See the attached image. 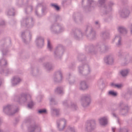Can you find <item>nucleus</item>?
Returning a JSON list of instances; mask_svg holds the SVG:
<instances>
[{
	"label": "nucleus",
	"instance_id": "nucleus-64",
	"mask_svg": "<svg viewBox=\"0 0 132 132\" xmlns=\"http://www.w3.org/2000/svg\"><path fill=\"white\" fill-rule=\"evenodd\" d=\"M110 86L112 87H116V84L112 82L110 84Z\"/></svg>",
	"mask_w": 132,
	"mask_h": 132
},
{
	"label": "nucleus",
	"instance_id": "nucleus-25",
	"mask_svg": "<svg viewBox=\"0 0 132 132\" xmlns=\"http://www.w3.org/2000/svg\"><path fill=\"white\" fill-rule=\"evenodd\" d=\"M9 42V44H11V41L10 38L6 39L4 38L2 39L0 41V45L2 48L6 47L7 46V43Z\"/></svg>",
	"mask_w": 132,
	"mask_h": 132
},
{
	"label": "nucleus",
	"instance_id": "nucleus-38",
	"mask_svg": "<svg viewBox=\"0 0 132 132\" xmlns=\"http://www.w3.org/2000/svg\"><path fill=\"white\" fill-rule=\"evenodd\" d=\"M55 93L57 94H62L64 93L63 88L61 87H58L56 88L55 90Z\"/></svg>",
	"mask_w": 132,
	"mask_h": 132
},
{
	"label": "nucleus",
	"instance_id": "nucleus-52",
	"mask_svg": "<svg viewBox=\"0 0 132 132\" xmlns=\"http://www.w3.org/2000/svg\"><path fill=\"white\" fill-rule=\"evenodd\" d=\"M38 112L40 114H45L46 113L47 111L45 109H40L38 110Z\"/></svg>",
	"mask_w": 132,
	"mask_h": 132
},
{
	"label": "nucleus",
	"instance_id": "nucleus-57",
	"mask_svg": "<svg viewBox=\"0 0 132 132\" xmlns=\"http://www.w3.org/2000/svg\"><path fill=\"white\" fill-rule=\"evenodd\" d=\"M70 102V101H69L65 100L63 102V104L65 106L68 107H69L68 103Z\"/></svg>",
	"mask_w": 132,
	"mask_h": 132
},
{
	"label": "nucleus",
	"instance_id": "nucleus-49",
	"mask_svg": "<svg viewBox=\"0 0 132 132\" xmlns=\"http://www.w3.org/2000/svg\"><path fill=\"white\" fill-rule=\"evenodd\" d=\"M116 39H118V43L117 44V46L119 47L122 45V44L121 42V38L120 36L118 37V36H116Z\"/></svg>",
	"mask_w": 132,
	"mask_h": 132
},
{
	"label": "nucleus",
	"instance_id": "nucleus-7",
	"mask_svg": "<svg viewBox=\"0 0 132 132\" xmlns=\"http://www.w3.org/2000/svg\"><path fill=\"white\" fill-rule=\"evenodd\" d=\"M12 106L10 105H7L3 107V112L9 116L13 115L18 110V108L15 110L12 108Z\"/></svg>",
	"mask_w": 132,
	"mask_h": 132
},
{
	"label": "nucleus",
	"instance_id": "nucleus-45",
	"mask_svg": "<svg viewBox=\"0 0 132 132\" xmlns=\"http://www.w3.org/2000/svg\"><path fill=\"white\" fill-rule=\"evenodd\" d=\"M14 9L13 8L9 10L7 13V15L9 16H14Z\"/></svg>",
	"mask_w": 132,
	"mask_h": 132
},
{
	"label": "nucleus",
	"instance_id": "nucleus-47",
	"mask_svg": "<svg viewBox=\"0 0 132 132\" xmlns=\"http://www.w3.org/2000/svg\"><path fill=\"white\" fill-rule=\"evenodd\" d=\"M32 121V117H27L25 119L24 122L25 123H30Z\"/></svg>",
	"mask_w": 132,
	"mask_h": 132
},
{
	"label": "nucleus",
	"instance_id": "nucleus-27",
	"mask_svg": "<svg viewBox=\"0 0 132 132\" xmlns=\"http://www.w3.org/2000/svg\"><path fill=\"white\" fill-rule=\"evenodd\" d=\"M109 109V110L111 112V114L113 116L116 117V114L115 113V103H111Z\"/></svg>",
	"mask_w": 132,
	"mask_h": 132
},
{
	"label": "nucleus",
	"instance_id": "nucleus-34",
	"mask_svg": "<svg viewBox=\"0 0 132 132\" xmlns=\"http://www.w3.org/2000/svg\"><path fill=\"white\" fill-rule=\"evenodd\" d=\"M78 60L80 62L85 61L86 60L85 56L81 53H79L77 56Z\"/></svg>",
	"mask_w": 132,
	"mask_h": 132
},
{
	"label": "nucleus",
	"instance_id": "nucleus-26",
	"mask_svg": "<svg viewBox=\"0 0 132 132\" xmlns=\"http://www.w3.org/2000/svg\"><path fill=\"white\" fill-rule=\"evenodd\" d=\"M100 36L104 40L109 39L110 38L109 32L106 30L102 32L101 33Z\"/></svg>",
	"mask_w": 132,
	"mask_h": 132
},
{
	"label": "nucleus",
	"instance_id": "nucleus-2",
	"mask_svg": "<svg viewBox=\"0 0 132 132\" xmlns=\"http://www.w3.org/2000/svg\"><path fill=\"white\" fill-rule=\"evenodd\" d=\"M47 9V6L44 2L38 3L36 9L35 14L38 17H41L46 14Z\"/></svg>",
	"mask_w": 132,
	"mask_h": 132
},
{
	"label": "nucleus",
	"instance_id": "nucleus-61",
	"mask_svg": "<svg viewBox=\"0 0 132 132\" xmlns=\"http://www.w3.org/2000/svg\"><path fill=\"white\" fill-rule=\"evenodd\" d=\"M98 82L100 84H102V85L104 84L103 80L102 79H101L99 80L98 81Z\"/></svg>",
	"mask_w": 132,
	"mask_h": 132
},
{
	"label": "nucleus",
	"instance_id": "nucleus-4",
	"mask_svg": "<svg viewBox=\"0 0 132 132\" xmlns=\"http://www.w3.org/2000/svg\"><path fill=\"white\" fill-rule=\"evenodd\" d=\"M64 51V47L61 44L58 45L54 52L55 59L56 60L60 59Z\"/></svg>",
	"mask_w": 132,
	"mask_h": 132
},
{
	"label": "nucleus",
	"instance_id": "nucleus-59",
	"mask_svg": "<svg viewBox=\"0 0 132 132\" xmlns=\"http://www.w3.org/2000/svg\"><path fill=\"white\" fill-rule=\"evenodd\" d=\"M95 24L97 26L98 28H99L100 26V23L98 21H96L95 22Z\"/></svg>",
	"mask_w": 132,
	"mask_h": 132
},
{
	"label": "nucleus",
	"instance_id": "nucleus-44",
	"mask_svg": "<svg viewBox=\"0 0 132 132\" xmlns=\"http://www.w3.org/2000/svg\"><path fill=\"white\" fill-rule=\"evenodd\" d=\"M128 72V69H125L122 70L120 73L122 76L125 77L127 76Z\"/></svg>",
	"mask_w": 132,
	"mask_h": 132
},
{
	"label": "nucleus",
	"instance_id": "nucleus-20",
	"mask_svg": "<svg viewBox=\"0 0 132 132\" xmlns=\"http://www.w3.org/2000/svg\"><path fill=\"white\" fill-rule=\"evenodd\" d=\"M104 62L108 65H112L114 62V58L113 55L112 54L107 55L104 58Z\"/></svg>",
	"mask_w": 132,
	"mask_h": 132
},
{
	"label": "nucleus",
	"instance_id": "nucleus-39",
	"mask_svg": "<svg viewBox=\"0 0 132 132\" xmlns=\"http://www.w3.org/2000/svg\"><path fill=\"white\" fill-rule=\"evenodd\" d=\"M31 73L33 76H36L38 74L39 70L38 68L36 69L35 68L31 67Z\"/></svg>",
	"mask_w": 132,
	"mask_h": 132
},
{
	"label": "nucleus",
	"instance_id": "nucleus-56",
	"mask_svg": "<svg viewBox=\"0 0 132 132\" xmlns=\"http://www.w3.org/2000/svg\"><path fill=\"white\" fill-rule=\"evenodd\" d=\"M119 132H128V130L127 128H120Z\"/></svg>",
	"mask_w": 132,
	"mask_h": 132
},
{
	"label": "nucleus",
	"instance_id": "nucleus-29",
	"mask_svg": "<svg viewBox=\"0 0 132 132\" xmlns=\"http://www.w3.org/2000/svg\"><path fill=\"white\" fill-rule=\"evenodd\" d=\"M118 30L121 34L123 35H126L127 32V31L126 28L123 26L119 27L118 28Z\"/></svg>",
	"mask_w": 132,
	"mask_h": 132
},
{
	"label": "nucleus",
	"instance_id": "nucleus-48",
	"mask_svg": "<svg viewBox=\"0 0 132 132\" xmlns=\"http://www.w3.org/2000/svg\"><path fill=\"white\" fill-rule=\"evenodd\" d=\"M71 107L74 110H77L78 109V107L76 104L73 102L71 103Z\"/></svg>",
	"mask_w": 132,
	"mask_h": 132
},
{
	"label": "nucleus",
	"instance_id": "nucleus-12",
	"mask_svg": "<svg viewBox=\"0 0 132 132\" xmlns=\"http://www.w3.org/2000/svg\"><path fill=\"white\" fill-rule=\"evenodd\" d=\"M72 33L74 38L77 40H79L82 38L83 34L79 28H76L72 29Z\"/></svg>",
	"mask_w": 132,
	"mask_h": 132
},
{
	"label": "nucleus",
	"instance_id": "nucleus-16",
	"mask_svg": "<svg viewBox=\"0 0 132 132\" xmlns=\"http://www.w3.org/2000/svg\"><path fill=\"white\" fill-rule=\"evenodd\" d=\"M66 122L65 120L63 118L57 120L56 121L57 127L59 131H62L64 129L66 124Z\"/></svg>",
	"mask_w": 132,
	"mask_h": 132
},
{
	"label": "nucleus",
	"instance_id": "nucleus-1",
	"mask_svg": "<svg viewBox=\"0 0 132 132\" xmlns=\"http://www.w3.org/2000/svg\"><path fill=\"white\" fill-rule=\"evenodd\" d=\"M109 49V46L102 42L97 43L95 45H91L85 47V51L92 54H102L105 53Z\"/></svg>",
	"mask_w": 132,
	"mask_h": 132
},
{
	"label": "nucleus",
	"instance_id": "nucleus-37",
	"mask_svg": "<svg viewBox=\"0 0 132 132\" xmlns=\"http://www.w3.org/2000/svg\"><path fill=\"white\" fill-rule=\"evenodd\" d=\"M132 94V92H129V91H128L127 93L122 94V96L123 98L127 100L130 98V95Z\"/></svg>",
	"mask_w": 132,
	"mask_h": 132
},
{
	"label": "nucleus",
	"instance_id": "nucleus-36",
	"mask_svg": "<svg viewBox=\"0 0 132 132\" xmlns=\"http://www.w3.org/2000/svg\"><path fill=\"white\" fill-rule=\"evenodd\" d=\"M27 5H25L26 7L25 8V12L26 14H28L32 11L33 9V7L31 5L26 6Z\"/></svg>",
	"mask_w": 132,
	"mask_h": 132
},
{
	"label": "nucleus",
	"instance_id": "nucleus-24",
	"mask_svg": "<svg viewBox=\"0 0 132 132\" xmlns=\"http://www.w3.org/2000/svg\"><path fill=\"white\" fill-rule=\"evenodd\" d=\"M36 42V45L38 48H41L43 46L44 40L42 37H37Z\"/></svg>",
	"mask_w": 132,
	"mask_h": 132
},
{
	"label": "nucleus",
	"instance_id": "nucleus-41",
	"mask_svg": "<svg viewBox=\"0 0 132 132\" xmlns=\"http://www.w3.org/2000/svg\"><path fill=\"white\" fill-rule=\"evenodd\" d=\"M50 6L57 11L60 10V7L56 4L52 3L50 4Z\"/></svg>",
	"mask_w": 132,
	"mask_h": 132
},
{
	"label": "nucleus",
	"instance_id": "nucleus-30",
	"mask_svg": "<svg viewBox=\"0 0 132 132\" xmlns=\"http://www.w3.org/2000/svg\"><path fill=\"white\" fill-rule=\"evenodd\" d=\"M29 0H17L16 3L19 6H22L23 5H27Z\"/></svg>",
	"mask_w": 132,
	"mask_h": 132
},
{
	"label": "nucleus",
	"instance_id": "nucleus-58",
	"mask_svg": "<svg viewBox=\"0 0 132 132\" xmlns=\"http://www.w3.org/2000/svg\"><path fill=\"white\" fill-rule=\"evenodd\" d=\"M52 110L53 111L55 112L56 113V116H58L59 115V110L56 109H52Z\"/></svg>",
	"mask_w": 132,
	"mask_h": 132
},
{
	"label": "nucleus",
	"instance_id": "nucleus-10",
	"mask_svg": "<svg viewBox=\"0 0 132 132\" xmlns=\"http://www.w3.org/2000/svg\"><path fill=\"white\" fill-rule=\"evenodd\" d=\"M119 106L120 107V114L123 116H126L129 110V107L128 105L121 102L119 104Z\"/></svg>",
	"mask_w": 132,
	"mask_h": 132
},
{
	"label": "nucleus",
	"instance_id": "nucleus-51",
	"mask_svg": "<svg viewBox=\"0 0 132 132\" xmlns=\"http://www.w3.org/2000/svg\"><path fill=\"white\" fill-rule=\"evenodd\" d=\"M75 63H72L69 66L68 68L70 69L74 70L75 69Z\"/></svg>",
	"mask_w": 132,
	"mask_h": 132
},
{
	"label": "nucleus",
	"instance_id": "nucleus-18",
	"mask_svg": "<svg viewBox=\"0 0 132 132\" xmlns=\"http://www.w3.org/2000/svg\"><path fill=\"white\" fill-rule=\"evenodd\" d=\"M118 55L120 58H123V60L125 62L123 64L124 65H126L128 63V59L129 57V53L128 52H122L121 51H120L119 52Z\"/></svg>",
	"mask_w": 132,
	"mask_h": 132
},
{
	"label": "nucleus",
	"instance_id": "nucleus-60",
	"mask_svg": "<svg viewBox=\"0 0 132 132\" xmlns=\"http://www.w3.org/2000/svg\"><path fill=\"white\" fill-rule=\"evenodd\" d=\"M122 87V85L121 84H116V87L120 89Z\"/></svg>",
	"mask_w": 132,
	"mask_h": 132
},
{
	"label": "nucleus",
	"instance_id": "nucleus-9",
	"mask_svg": "<svg viewBox=\"0 0 132 132\" xmlns=\"http://www.w3.org/2000/svg\"><path fill=\"white\" fill-rule=\"evenodd\" d=\"M78 71L81 75L86 76L89 74L91 71L90 67L88 64H85L78 67Z\"/></svg>",
	"mask_w": 132,
	"mask_h": 132
},
{
	"label": "nucleus",
	"instance_id": "nucleus-53",
	"mask_svg": "<svg viewBox=\"0 0 132 132\" xmlns=\"http://www.w3.org/2000/svg\"><path fill=\"white\" fill-rule=\"evenodd\" d=\"M47 47L50 51H51L52 47L51 46L50 41L48 39H47Z\"/></svg>",
	"mask_w": 132,
	"mask_h": 132
},
{
	"label": "nucleus",
	"instance_id": "nucleus-50",
	"mask_svg": "<svg viewBox=\"0 0 132 132\" xmlns=\"http://www.w3.org/2000/svg\"><path fill=\"white\" fill-rule=\"evenodd\" d=\"M108 95L109 96H116V92L114 91L113 90H110L108 93Z\"/></svg>",
	"mask_w": 132,
	"mask_h": 132
},
{
	"label": "nucleus",
	"instance_id": "nucleus-35",
	"mask_svg": "<svg viewBox=\"0 0 132 132\" xmlns=\"http://www.w3.org/2000/svg\"><path fill=\"white\" fill-rule=\"evenodd\" d=\"M26 32L25 31L22 32L21 34V36L23 42L25 44H27L28 43V42L27 40V38L25 35Z\"/></svg>",
	"mask_w": 132,
	"mask_h": 132
},
{
	"label": "nucleus",
	"instance_id": "nucleus-40",
	"mask_svg": "<svg viewBox=\"0 0 132 132\" xmlns=\"http://www.w3.org/2000/svg\"><path fill=\"white\" fill-rule=\"evenodd\" d=\"M93 29V28H92L90 24H88L86 25L84 29V32L85 34H87V31H90L91 29Z\"/></svg>",
	"mask_w": 132,
	"mask_h": 132
},
{
	"label": "nucleus",
	"instance_id": "nucleus-14",
	"mask_svg": "<svg viewBox=\"0 0 132 132\" xmlns=\"http://www.w3.org/2000/svg\"><path fill=\"white\" fill-rule=\"evenodd\" d=\"M27 94L22 93L18 95L15 96L14 97L15 101L19 103H24L27 101Z\"/></svg>",
	"mask_w": 132,
	"mask_h": 132
},
{
	"label": "nucleus",
	"instance_id": "nucleus-63",
	"mask_svg": "<svg viewBox=\"0 0 132 132\" xmlns=\"http://www.w3.org/2000/svg\"><path fill=\"white\" fill-rule=\"evenodd\" d=\"M116 120H117V122H118V124L119 125H120V121L119 119V118L118 117H117L116 116Z\"/></svg>",
	"mask_w": 132,
	"mask_h": 132
},
{
	"label": "nucleus",
	"instance_id": "nucleus-32",
	"mask_svg": "<svg viewBox=\"0 0 132 132\" xmlns=\"http://www.w3.org/2000/svg\"><path fill=\"white\" fill-rule=\"evenodd\" d=\"M99 120L100 124L101 125L105 126L107 124V119L105 117L100 118Z\"/></svg>",
	"mask_w": 132,
	"mask_h": 132
},
{
	"label": "nucleus",
	"instance_id": "nucleus-6",
	"mask_svg": "<svg viewBox=\"0 0 132 132\" xmlns=\"http://www.w3.org/2000/svg\"><path fill=\"white\" fill-rule=\"evenodd\" d=\"M50 29L53 34H56L63 32L64 30V28L57 23H54L52 25Z\"/></svg>",
	"mask_w": 132,
	"mask_h": 132
},
{
	"label": "nucleus",
	"instance_id": "nucleus-42",
	"mask_svg": "<svg viewBox=\"0 0 132 132\" xmlns=\"http://www.w3.org/2000/svg\"><path fill=\"white\" fill-rule=\"evenodd\" d=\"M73 18L74 21L76 22H78V20H79V21L80 22H82L83 20V18H82L80 16H74V15L73 16Z\"/></svg>",
	"mask_w": 132,
	"mask_h": 132
},
{
	"label": "nucleus",
	"instance_id": "nucleus-23",
	"mask_svg": "<svg viewBox=\"0 0 132 132\" xmlns=\"http://www.w3.org/2000/svg\"><path fill=\"white\" fill-rule=\"evenodd\" d=\"M22 79L17 76L14 77L12 80V86H15L19 84L21 81Z\"/></svg>",
	"mask_w": 132,
	"mask_h": 132
},
{
	"label": "nucleus",
	"instance_id": "nucleus-8",
	"mask_svg": "<svg viewBox=\"0 0 132 132\" xmlns=\"http://www.w3.org/2000/svg\"><path fill=\"white\" fill-rule=\"evenodd\" d=\"M90 102V97L89 95H86L81 97V103L83 107L85 108L88 107Z\"/></svg>",
	"mask_w": 132,
	"mask_h": 132
},
{
	"label": "nucleus",
	"instance_id": "nucleus-22",
	"mask_svg": "<svg viewBox=\"0 0 132 132\" xmlns=\"http://www.w3.org/2000/svg\"><path fill=\"white\" fill-rule=\"evenodd\" d=\"M28 132H34L35 131L37 132H40L41 128L40 126L35 124L31 125L28 128Z\"/></svg>",
	"mask_w": 132,
	"mask_h": 132
},
{
	"label": "nucleus",
	"instance_id": "nucleus-3",
	"mask_svg": "<svg viewBox=\"0 0 132 132\" xmlns=\"http://www.w3.org/2000/svg\"><path fill=\"white\" fill-rule=\"evenodd\" d=\"M34 21L32 17L26 16L23 18L21 21V25L28 28H32L34 26Z\"/></svg>",
	"mask_w": 132,
	"mask_h": 132
},
{
	"label": "nucleus",
	"instance_id": "nucleus-62",
	"mask_svg": "<svg viewBox=\"0 0 132 132\" xmlns=\"http://www.w3.org/2000/svg\"><path fill=\"white\" fill-rule=\"evenodd\" d=\"M50 101V102L52 103L54 102L55 101L54 99L53 98H51Z\"/></svg>",
	"mask_w": 132,
	"mask_h": 132
},
{
	"label": "nucleus",
	"instance_id": "nucleus-28",
	"mask_svg": "<svg viewBox=\"0 0 132 132\" xmlns=\"http://www.w3.org/2000/svg\"><path fill=\"white\" fill-rule=\"evenodd\" d=\"M88 88V86L85 81H81L80 83V89L82 90H85Z\"/></svg>",
	"mask_w": 132,
	"mask_h": 132
},
{
	"label": "nucleus",
	"instance_id": "nucleus-19",
	"mask_svg": "<svg viewBox=\"0 0 132 132\" xmlns=\"http://www.w3.org/2000/svg\"><path fill=\"white\" fill-rule=\"evenodd\" d=\"M62 73L60 71H59L55 72L54 75L53 80L55 82H60L62 79Z\"/></svg>",
	"mask_w": 132,
	"mask_h": 132
},
{
	"label": "nucleus",
	"instance_id": "nucleus-54",
	"mask_svg": "<svg viewBox=\"0 0 132 132\" xmlns=\"http://www.w3.org/2000/svg\"><path fill=\"white\" fill-rule=\"evenodd\" d=\"M34 105V103L32 101H31L28 104V107L29 109H31Z\"/></svg>",
	"mask_w": 132,
	"mask_h": 132
},
{
	"label": "nucleus",
	"instance_id": "nucleus-46",
	"mask_svg": "<svg viewBox=\"0 0 132 132\" xmlns=\"http://www.w3.org/2000/svg\"><path fill=\"white\" fill-rule=\"evenodd\" d=\"M65 132H76L74 127H71L70 126L68 127Z\"/></svg>",
	"mask_w": 132,
	"mask_h": 132
},
{
	"label": "nucleus",
	"instance_id": "nucleus-33",
	"mask_svg": "<svg viewBox=\"0 0 132 132\" xmlns=\"http://www.w3.org/2000/svg\"><path fill=\"white\" fill-rule=\"evenodd\" d=\"M67 79L69 82V84L70 85L74 84L75 82V78L71 76L70 73H69L68 77L67 78Z\"/></svg>",
	"mask_w": 132,
	"mask_h": 132
},
{
	"label": "nucleus",
	"instance_id": "nucleus-31",
	"mask_svg": "<svg viewBox=\"0 0 132 132\" xmlns=\"http://www.w3.org/2000/svg\"><path fill=\"white\" fill-rule=\"evenodd\" d=\"M44 67L48 71H50L52 70L53 68L52 64L50 63L47 62L43 64Z\"/></svg>",
	"mask_w": 132,
	"mask_h": 132
},
{
	"label": "nucleus",
	"instance_id": "nucleus-55",
	"mask_svg": "<svg viewBox=\"0 0 132 132\" xmlns=\"http://www.w3.org/2000/svg\"><path fill=\"white\" fill-rule=\"evenodd\" d=\"M55 22H57V21L59 20L61 21V18L59 15H56L55 16Z\"/></svg>",
	"mask_w": 132,
	"mask_h": 132
},
{
	"label": "nucleus",
	"instance_id": "nucleus-15",
	"mask_svg": "<svg viewBox=\"0 0 132 132\" xmlns=\"http://www.w3.org/2000/svg\"><path fill=\"white\" fill-rule=\"evenodd\" d=\"M85 1H87V5L83 7L84 9L86 12L90 11L94 9V7L91 6L92 3L94 2L93 0H82V5H84Z\"/></svg>",
	"mask_w": 132,
	"mask_h": 132
},
{
	"label": "nucleus",
	"instance_id": "nucleus-13",
	"mask_svg": "<svg viewBox=\"0 0 132 132\" xmlns=\"http://www.w3.org/2000/svg\"><path fill=\"white\" fill-rule=\"evenodd\" d=\"M96 127V122L95 120H92L87 121L86 124L85 129L88 132H91Z\"/></svg>",
	"mask_w": 132,
	"mask_h": 132
},
{
	"label": "nucleus",
	"instance_id": "nucleus-11",
	"mask_svg": "<svg viewBox=\"0 0 132 132\" xmlns=\"http://www.w3.org/2000/svg\"><path fill=\"white\" fill-rule=\"evenodd\" d=\"M7 64V61L5 59L2 58L0 60V73H5L6 75L10 73L8 69L5 70V67Z\"/></svg>",
	"mask_w": 132,
	"mask_h": 132
},
{
	"label": "nucleus",
	"instance_id": "nucleus-43",
	"mask_svg": "<svg viewBox=\"0 0 132 132\" xmlns=\"http://www.w3.org/2000/svg\"><path fill=\"white\" fill-rule=\"evenodd\" d=\"M1 51L3 57L6 56L9 52V51L7 48L2 49Z\"/></svg>",
	"mask_w": 132,
	"mask_h": 132
},
{
	"label": "nucleus",
	"instance_id": "nucleus-5",
	"mask_svg": "<svg viewBox=\"0 0 132 132\" xmlns=\"http://www.w3.org/2000/svg\"><path fill=\"white\" fill-rule=\"evenodd\" d=\"M106 1V0H99L98 1L99 4L102 7L101 10L103 11V13L105 14H107L111 11V6L113 5L112 2H110L108 3V6H107L105 4Z\"/></svg>",
	"mask_w": 132,
	"mask_h": 132
},
{
	"label": "nucleus",
	"instance_id": "nucleus-21",
	"mask_svg": "<svg viewBox=\"0 0 132 132\" xmlns=\"http://www.w3.org/2000/svg\"><path fill=\"white\" fill-rule=\"evenodd\" d=\"M85 35L87 38L91 40H94L96 38V32L94 29H92L89 33Z\"/></svg>",
	"mask_w": 132,
	"mask_h": 132
},
{
	"label": "nucleus",
	"instance_id": "nucleus-17",
	"mask_svg": "<svg viewBox=\"0 0 132 132\" xmlns=\"http://www.w3.org/2000/svg\"><path fill=\"white\" fill-rule=\"evenodd\" d=\"M130 13L129 8L128 7L123 8L119 12L120 16L123 18H125L128 17Z\"/></svg>",
	"mask_w": 132,
	"mask_h": 132
}]
</instances>
